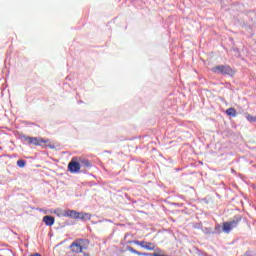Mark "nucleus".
I'll return each mask as SVG.
<instances>
[{"mask_svg": "<svg viewBox=\"0 0 256 256\" xmlns=\"http://www.w3.org/2000/svg\"><path fill=\"white\" fill-rule=\"evenodd\" d=\"M43 221L47 227L55 225V218L53 216H44Z\"/></svg>", "mask_w": 256, "mask_h": 256, "instance_id": "nucleus-7", "label": "nucleus"}, {"mask_svg": "<svg viewBox=\"0 0 256 256\" xmlns=\"http://www.w3.org/2000/svg\"><path fill=\"white\" fill-rule=\"evenodd\" d=\"M89 247L88 239H76L71 245L70 249L72 253H83V249H87Z\"/></svg>", "mask_w": 256, "mask_h": 256, "instance_id": "nucleus-1", "label": "nucleus"}, {"mask_svg": "<svg viewBox=\"0 0 256 256\" xmlns=\"http://www.w3.org/2000/svg\"><path fill=\"white\" fill-rule=\"evenodd\" d=\"M144 249H146V251H155V243L146 242Z\"/></svg>", "mask_w": 256, "mask_h": 256, "instance_id": "nucleus-10", "label": "nucleus"}, {"mask_svg": "<svg viewBox=\"0 0 256 256\" xmlns=\"http://www.w3.org/2000/svg\"><path fill=\"white\" fill-rule=\"evenodd\" d=\"M17 165L18 167H20L21 169H23V167H25L27 165V161L20 159L17 161Z\"/></svg>", "mask_w": 256, "mask_h": 256, "instance_id": "nucleus-12", "label": "nucleus"}, {"mask_svg": "<svg viewBox=\"0 0 256 256\" xmlns=\"http://www.w3.org/2000/svg\"><path fill=\"white\" fill-rule=\"evenodd\" d=\"M146 243V241H140V247H142V249H145Z\"/></svg>", "mask_w": 256, "mask_h": 256, "instance_id": "nucleus-14", "label": "nucleus"}, {"mask_svg": "<svg viewBox=\"0 0 256 256\" xmlns=\"http://www.w3.org/2000/svg\"><path fill=\"white\" fill-rule=\"evenodd\" d=\"M213 73H218L221 75H235L233 69L229 65H218L212 68Z\"/></svg>", "mask_w": 256, "mask_h": 256, "instance_id": "nucleus-4", "label": "nucleus"}, {"mask_svg": "<svg viewBox=\"0 0 256 256\" xmlns=\"http://www.w3.org/2000/svg\"><path fill=\"white\" fill-rule=\"evenodd\" d=\"M215 231H217V233H220L221 232V225H217L215 227Z\"/></svg>", "mask_w": 256, "mask_h": 256, "instance_id": "nucleus-15", "label": "nucleus"}, {"mask_svg": "<svg viewBox=\"0 0 256 256\" xmlns=\"http://www.w3.org/2000/svg\"><path fill=\"white\" fill-rule=\"evenodd\" d=\"M68 169L70 173H79L81 169V164L75 161V158L68 164Z\"/></svg>", "mask_w": 256, "mask_h": 256, "instance_id": "nucleus-6", "label": "nucleus"}, {"mask_svg": "<svg viewBox=\"0 0 256 256\" xmlns=\"http://www.w3.org/2000/svg\"><path fill=\"white\" fill-rule=\"evenodd\" d=\"M246 119H247V121H250L251 123H255L256 122V117H253L250 114L246 115Z\"/></svg>", "mask_w": 256, "mask_h": 256, "instance_id": "nucleus-13", "label": "nucleus"}, {"mask_svg": "<svg viewBox=\"0 0 256 256\" xmlns=\"http://www.w3.org/2000/svg\"><path fill=\"white\" fill-rule=\"evenodd\" d=\"M24 141L30 145H43V143H47L43 138L39 139L37 137H24Z\"/></svg>", "mask_w": 256, "mask_h": 256, "instance_id": "nucleus-5", "label": "nucleus"}, {"mask_svg": "<svg viewBox=\"0 0 256 256\" xmlns=\"http://www.w3.org/2000/svg\"><path fill=\"white\" fill-rule=\"evenodd\" d=\"M78 163L80 164V167H87V168L91 167V162H89V160L85 158H79Z\"/></svg>", "mask_w": 256, "mask_h": 256, "instance_id": "nucleus-8", "label": "nucleus"}, {"mask_svg": "<svg viewBox=\"0 0 256 256\" xmlns=\"http://www.w3.org/2000/svg\"><path fill=\"white\" fill-rule=\"evenodd\" d=\"M63 216L70 217L71 219H81V221H89L91 219V214L77 212L75 210H66Z\"/></svg>", "mask_w": 256, "mask_h": 256, "instance_id": "nucleus-2", "label": "nucleus"}, {"mask_svg": "<svg viewBox=\"0 0 256 256\" xmlns=\"http://www.w3.org/2000/svg\"><path fill=\"white\" fill-rule=\"evenodd\" d=\"M128 251H130V253H134L135 255H139V256L144 255V256H147V254L141 253V252L135 250L133 247H129V248H128Z\"/></svg>", "mask_w": 256, "mask_h": 256, "instance_id": "nucleus-11", "label": "nucleus"}, {"mask_svg": "<svg viewBox=\"0 0 256 256\" xmlns=\"http://www.w3.org/2000/svg\"><path fill=\"white\" fill-rule=\"evenodd\" d=\"M226 115L229 117H237V110H235V108H228L226 110Z\"/></svg>", "mask_w": 256, "mask_h": 256, "instance_id": "nucleus-9", "label": "nucleus"}, {"mask_svg": "<svg viewBox=\"0 0 256 256\" xmlns=\"http://www.w3.org/2000/svg\"><path fill=\"white\" fill-rule=\"evenodd\" d=\"M242 219L243 218L241 215H237L233 218L232 221L224 222L222 226L223 233H229L230 231H233V229L239 226V223H241Z\"/></svg>", "mask_w": 256, "mask_h": 256, "instance_id": "nucleus-3", "label": "nucleus"}, {"mask_svg": "<svg viewBox=\"0 0 256 256\" xmlns=\"http://www.w3.org/2000/svg\"><path fill=\"white\" fill-rule=\"evenodd\" d=\"M133 243H134V245H138L139 247L141 245V241H139V240H135Z\"/></svg>", "mask_w": 256, "mask_h": 256, "instance_id": "nucleus-16", "label": "nucleus"}]
</instances>
